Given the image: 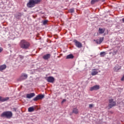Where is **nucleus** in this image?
Returning a JSON list of instances; mask_svg holds the SVG:
<instances>
[{"instance_id": "473e14b6", "label": "nucleus", "mask_w": 124, "mask_h": 124, "mask_svg": "<svg viewBox=\"0 0 124 124\" xmlns=\"http://www.w3.org/2000/svg\"><path fill=\"white\" fill-rule=\"evenodd\" d=\"M20 58H22V56H20Z\"/></svg>"}, {"instance_id": "4468645a", "label": "nucleus", "mask_w": 124, "mask_h": 124, "mask_svg": "<svg viewBox=\"0 0 124 124\" xmlns=\"http://www.w3.org/2000/svg\"><path fill=\"white\" fill-rule=\"evenodd\" d=\"M105 31V30L102 28H99L98 32L100 34H102V33H104Z\"/></svg>"}, {"instance_id": "dca6fc26", "label": "nucleus", "mask_w": 124, "mask_h": 124, "mask_svg": "<svg viewBox=\"0 0 124 124\" xmlns=\"http://www.w3.org/2000/svg\"><path fill=\"white\" fill-rule=\"evenodd\" d=\"M35 108H34V107H30L29 108H28V111L29 112H33V111H34Z\"/></svg>"}, {"instance_id": "f8f14e48", "label": "nucleus", "mask_w": 124, "mask_h": 124, "mask_svg": "<svg viewBox=\"0 0 124 124\" xmlns=\"http://www.w3.org/2000/svg\"><path fill=\"white\" fill-rule=\"evenodd\" d=\"M99 0H101V1H105V0H91V4H94L96 2H98Z\"/></svg>"}, {"instance_id": "a878e982", "label": "nucleus", "mask_w": 124, "mask_h": 124, "mask_svg": "<svg viewBox=\"0 0 124 124\" xmlns=\"http://www.w3.org/2000/svg\"><path fill=\"white\" fill-rule=\"evenodd\" d=\"M93 41H95V42H96V43H97V44H99V41H98V40H94Z\"/></svg>"}, {"instance_id": "393cba45", "label": "nucleus", "mask_w": 124, "mask_h": 124, "mask_svg": "<svg viewBox=\"0 0 124 124\" xmlns=\"http://www.w3.org/2000/svg\"><path fill=\"white\" fill-rule=\"evenodd\" d=\"M69 12H70V13H74V9H70L69 10Z\"/></svg>"}, {"instance_id": "7ed1b4c3", "label": "nucleus", "mask_w": 124, "mask_h": 124, "mask_svg": "<svg viewBox=\"0 0 124 124\" xmlns=\"http://www.w3.org/2000/svg\"><path fill=\"white\" fill-rule=\"evenodd\" d=\"M13 116L12 112L11 111H4L1 114V117L2 118L5 117L7 119H10Z\"/></svg>"}, {"instance_id": "423d86ee", "label": "nucleus", "mask_w": 124, "mask_h": 124, "mask_svg": "<svg viewBox=\"0 0 124 124\" xmlns=\"http://www.w3.org/2000/svg\"><path fill=\"white\" fill-rule=\"evenodd\" d=\"M73 42L75 43L76 47H77L78 48H82V45L81 42L77 41V40L76 39L74 40Z\"/></svg>"}, {"instance_id": "f257e3e1", "label": "nucleus", "mask_w": 124, "mask_h": 124, "mask_svg": "<svg viewBox=\"0 0 124 124\" xmlns=\"http://www.w3.org/2000/svg\"><path fill=\"white\" fill-rule=\"evenodd\" d=\"M19 45L20 47L22 49H25L27 50V49H29V48H30V46H31V43L27 41L26 40H22L20 41Z\"/></svg>"}, {"instance_id": "1a4fd4ad", "label": "nucleus", "mask_w": 124, "mask_h": 124, "mask_svg": "<svg viewBox=\"0 0 124 124\" xmlns=\"http://www.w3.org/2000/svg\"><path fill=\"white\" fill-rule=\"evenodd\" d=\"M34 96H35V93H27L26 94V98L30 99L33 97Z\"/></svg>"}, {"instance_id": "2eb2a0df", "label": "nucleus", "mask_w": 124, "mask_h": 124, "mask_svg": "<svg viewBox=\"0 0 124 124\" xmlns=\"http://www.w3.org/2000/svg\"><path fill=\"white\" fill-rule=\"evenodd\" d=\"M73 113H74V114H76V115H77V114H78V113H79V111H78V108H74L73 109Z\"/></svg>"}, {"instance_id": "cd10ccee", "label": "nucleus", "mask_w": 124, "mask_h": 124, "mask_svg": "<svg viewBox=\"0 0 124 124\" xmlns=\"http://www.w3.org/2000/svg\"><path fill=\"white\" fill-rule=\"evenodd\" d=\"M3 49H2V48L1 47H0V53H1L2 51L3 50Z\"/></svg>"}, {"instance_id": "39448f33", "label": "nucleus", "mask_w": 124, "mask_h": 124, "mask_svg": "<svg viewBox=\"0 0 124 124\" xmlns=\"http://www.w3.org/2000/svg\"><path fill=\"white\" fill-rule=\"evenodd\" d=\"M109 103L108 107L110 108H112V107H114V106H116V102L114 101L113 99H110L109 100Z\"/></svg>"}, {"instance_id": "2f4dec72", "label": "nucleus", "mask_w": 124, "mask_h": 124, "mask_svg": "<svg viewBox=\"0 0 124 124\" xmlns=\"http://www.w3.org/2000/svg\"><path fill=\"white\" fill-rule=\"evenodd\" d=\"M109 54H113V52H109Z\"/></svg>"}, {"instance_id": "20e7f679", "label": "nucleus", "mask_w": 124, "mask_h": 124, "mask_svg": "<svg viewBox=\"0 0 124 124\" xmlns=\"http://www.w3.org/2000/svg\"><path fill=\"white\" fill-rule=\"evenodd\" d=\"M28 78V75L22 73L20 77L17 79V81H23V80H26Z\"/></svg>"}, {"instance_id": "a211bd4d", "label": "nucleus", "mask_w": 124, "mask_h": 124, "mask_svg": "<svg viewBox=\"0 0 124 124\" xmlns=\"http://www.w3.org/2000/svg\"><path fill=\"white\" fill-rule=\"evenodd\" d=\"M8 99V98H3L1 96H0V101H2V102L6 101Z\"/></svg>"}, {"instance_id": "c756f323", "label": "nucleus", "mask_w": 124, "mask_h": 124, "mask_svg": "<svg viewBox=\"0 0 124 124\" xmlns=\"http://www.w3.org/2000/svg\"><path fill=\"white\" fill-rule=\"evenodd\" d=\"M13 110L14 111H15V112H16V108H13Z\"/></svg>"}, {"instance_id": "c85d7f7f", "label": "nucleus", "mask_w": 124, "mask_h": 124, "mask_svg": "<svg viewBox=\"0 0 124 124\" xmlns=\"http://www.w3.org/2000/svg\"><path fill=\"white\" fill-rule=\"evenodd\" d=\"M66 101V100L65 99H63L62 101V103H63V102H65Z\"/></svg>"}, {"instance_id": "9d476101", "label": "nucleus", "mask_w": 124, "mask_h": 124, "mask_svg": "<svg viewBox=\"0 0 124 124\" xmlns=\"http://www.w3.org/2000/svg\"><path fill=\"white\" fill-rule=\"evenodd\" d=\"M96 90H99V85H94L90 88L91 92H93V91H96Z\"/></svg>"}, {"instance_id": "b1692460", "label": "nucleus", "mask_w": 124, "mask_h": 124, "mask_svg": "<svg viewBox=\"0 0 124 124\" xmlns=\"http://www.w3.org/2000/svg\"><path fill=\"white\" fill-rule=\"evenodd\" d=\"M48 23V20H44L43 21V25H46Z\"/></svg>"}, {"instance_id": "4be33fe9", "label": "nucleus", "mask_w": 124, "mask_h": 124, "mask_svg": "<svg viewBox=\"0 0 124 124\" xmlns=\"http://www.w3.org/2000/svg\"><path fill=\"white\" fill-rule=\"evenodd\" d=\"M100 55L101 57H104V56L106 55V53H105V52H100Z\"/></svg>"}, {"instance_id": "7c9ffc66", "label": "nucleus", "mask_w": 124, "mask_h": 124, "mask_svg": "<svg viewBox=\"0 0 124 124\" xmlns=\"http://www.w3.org/2000/svg\"><path fill=\"white\" fill-rule=\"evenodd\" d=\"M122 22H123V23H124V18H123L122 19Z\"/></svg>"}, {"instance_id": "0eeeda50", "label": "nucleus", "mask_w": 124, "mask_h": 124, "mask_svg": "<svg viewBox=\"0 0 124 124\" xmlns=\"http://www.w3.org/2000/svg\"><path fill=\"white\" fill-rule=\"evenodd\" d=\"M43 98H44V95L39 94V95H37L35 98H34L33 100L34 101H37V100L42 99Z\"/></svg>"}, {"instance_id": "5701e85b", "label": "nucleus", "mask_w": 124, "mask_h": 124, "mask_svg": "<svg viewBox=\"0 0 124 124\" xmlns=\"http://www.w3.org/2000/svg\"><path fill=\"white\" fill-rule=\"evenodd\" d=\"M117 53H118V50H113L112 52L113 55H117Z\"/></svg>"}, {"instance_id": "412c9836", "label": "nucleus", "mask_w": 124, "mask_h": 124, "mask_svg": "<svg viewBox=\"0 0 124 124\" xmlns=\"http://www.w3.org/2000/svg\"><path fill=\"white\" fill-rule=\"evenodd\" d=\"M104 40V37H100L99 39V44H101L102 43V41Z\"/></svg>"}, {"instance_id": "f03ea898", "label": "nucleus", "mask_w": 124, "mask_h": 124, "mask_svg": "<svg viewBox=\"0 0 124 124\" xmlns=\"http://www.w3.org/2000/svg\"><path fill=\"white\" fill-rule=\"evenodd\" d=\"M42 0H30L27 3V7L29 8H32L34 7L36 4H39Z\"/></svg>"}, {"instance_id": "9b49d317", "label": "nucleus", "mask_w": 124, "mask_h": 124, "mask_svg": "<svg viewBox=\"0 0 124 124\" xmlns=\"http://www.w3.org/2000/svg\"><path fill=\"white\" fill-rule=\"evenodd\" d=\"M50 57H51V54H47L43 56V59L46 61L47 60H49V59H50Z\"/></svg>"}, {"instance_id": "ddd939ff", "label": "nucleus", "mask_w": 124, "mask_h": 124, "mask_svg": "<svg viewBox=\"0 0 124 124\" xmlns=\"http://www.w3.org/2000/svg\"><path fill=\"white\" fill-rule=\"evenodd\" d=\"M6 68V65L3 64L0 66V71H2Z\"/></svg>"}, {"instance_id": "f3484780", "label": "nucleus", "mask_w": 124, "mask_h": 124, "mask_svg": "<svg viewBox=\"0 0 124 124\" xmlns=\"http://www.w3.org/2000/svg\"><path fill=\"white\" fill-rule=\"evenodd\" d=\"M120 69H121V67H119V65H117L114 67V71L116 72H118Z\"/></svg>"}, {"instance_id": "6ab92c4d", "label": "nucleus", "mask_w": 124, "mask_h": 124, "mask_svg": "<svg viewBox=\"0 0 124 124\" xmlns=\"http://www.w3.org/2000/svg\"><path fill=\"white\" fill-rule=\"evenodd\" d=\"M74 58V56L72 54H70L66 56V59H73Z\"/></svg>"}, {"instance_id": "6e6552de", "label": "nucleus", "mask_w": 124, "mask_h": 124, "mask_svg": "<svg viewBox=\"0 0 124 124\" xmlns=\"http://www.w3.org/2000/svg\"><path fill=\"white\" fill-rule=\"evenodd\" d=\"M46 80L49 83H54L55 78L53 77H47Z\"/></svg>"}, {"instance_id": "aec40b11", "label": "nucleus", "mask_w": 124, "mask_h": 124, "mask_svg": "<svg viewBox=\"0 0 124 124\" xmlns=\"http://www.w3.org/2000/svg\"><path fill=\"white\" fill-rule=\"evenodd\" d=\"M97 73H98V72H97L96 71H93L91 73V74H92V76H94V75H96V74H97Z\"/></svg>"}, {"instance_id": "bb28decb", "label": "nucleus", "mask_w": 124, "mask_h": 124, "mask_svg": "<svg viewBox=\"0 0 124 124\" xmlns=\"http://www.w3.org/2000/svg\"><path fill=\"white\" fill-rule=\"evenodd\" d=\"M93 104H90L89 105V108H93Z\"/></svg>"}]
</instances>
